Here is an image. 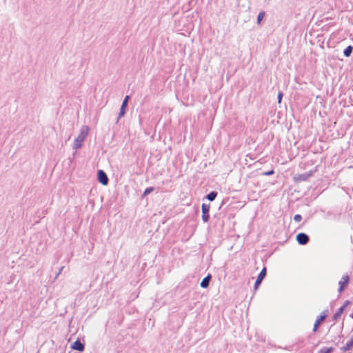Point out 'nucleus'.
I'll list each match as a JSON object with an SVG mask.
<instances>
[{
	"label": "nucleus",
	"instance_id": "nucleus-1",
	"mask_svg": "<svg viewBox=\"0 0 353 353\" xmlns=\"http://www.w3.org/2000/svg\"><path fill=\"white\" fill-rule=\"evenodd\" d=\"M89 128L87 125H83L81 128L80 133L79 134L78 137L75 139L73 148L74 149H79L81 148L82 143L85 141L86 139V137L88 134Z\"/></svg>",
	"mask_w": 353,
	"mask_h": 353
},
{
	"label": "nucleus",
	"instance_id": "nucleus-2",
	"mask_svg": "<svg viewBox=\"0 0 353 353\" xmlns=\"http://www.w3.org/2000/svg\"><path fill=\"white\" fill-rule=\"evenodd\" d=\"M327 314H328V310H325L319 316H317V318L315 321L314 325V327H313L314 332L317 331L321 323L325 320V319L327 316Z\"/></svg>",
	"mask_w": 353,
	"mask_h": 353
},
{
	"label": "nucleus",
	"instance_id": "nucleus-3",
	"mask_svg": "<svg viewBox=\"0 0 353 353\" xmlns=\"http://www.w3.org/2000/svg\"><path fill=\"white\" fill-rule=\"evenodd\" d=\"M130 100V96L129 95H126L122 102V104H121V108H120V111H119V116H118V118H117V123H118L119 120L125 115V112H126V108L128 107V101Z\"/></svg>",
	"mask_w": 353,
	"mask_h": 353
},
{
	"label": "nucleus",
	"instance_id": "nucleus-4",
	"mask_svg": "<svg viewBox=\"0 0 353 353\" xmlns=\"http://www.w3.org/2000/svg\"><path fill=\"white\" fill-rule=\"evenodd\" d=\"M210 204L203 203L201 205V210H202V220L204 223H207L210 220Z\"/></svg>",
	"mask_w": 353,
	"mask_h": 353
},
{
	"label": "nucleus",
	"instance_id": "nucleus-5",
	"mask_svg": "<svg viewBox=\"0 0 353 353\" xmlns=\"http://www.w3.org/2000/svg\"><path fill=\"white\" fill-rule=\"evenodd\" d=\"M97 180L103 185H107L109 182V179L106 173L103 170H99L97 171Z\"/></svg>",
	"mask_w": 353,
	"mask_h": 353
},
{
	"label": "nucleus",
	"instance_id": "nucleus-6",
	"mask_svg": "<svg viewBox=\"0 0 353 353\" xmlns=\"http://www.w3.org/2000/svg\"><path fill=\"white\" fill-rule=\"evenodd\" d=\"M266 274H267V270H266V268L264 267L262 269V270L261 271V272L259 274V275H258V276L256 278V281L254 283V290H256L259 288V287L261 285L262 281L265 277Z\"/></svg>",
	"mask_w": 353,
	"mask_h": 353
},
{
	"label": "nucleus",
	"instance_id": "nucleus-7",
	"mask_svg": "<svg viewBox=\"0 0 353 353\" xmlns=\"http://www.w3.org/2000/svg\"><path fill=\"white\" fill-rule=\"evenodd\" d=\"M296 239L299 245H305L309 242L310 237L307 234L300 232L296 235Z\"/></svg>",
	"mask_w": 353,
	"mask_h": 353
},
{
	"label": "nucleus",
	"instance_id": "nucleus-8",
	"mask_svg": "<svg viewBox=\"0 0 353 353\" xmlns=\"http://www.w3.org/2000/svg\"><path fill=\"white\" fill-rule=\"evenodd\" d=\"M350 281V276L348 274L343 275L341 281L339 282V288L338 292L341 293L347 286Z\"/></svg>",
	"mask_w": 353,
	"mask_h": 353
},
{
	"label": "nucleus",
	"instance_id": "nucleus-9",
	"mask_svg": "<svg viewBox=\"0 0 353 353\" xmlns=\"http://www.w3.org/2000/svg\"><path fill=\"white\" fill-rule=\"evenodd\" d=\"M314 171L310 170V171L305 172L303 174H299L297 176L294 177V180L296 182L305 181L310 176H312L314 174Z\"/></svg>",
	"mask_w": 353,
	"mask_h": 353
},
{
	"label": "nucleus",
	"instance_id": "nucleus-10",
	"mask_svg": "<svg viewBox=\"0 0 353 353\" xmlns=\"http://www.w3.org/2000/svg\"><path fill=\"white\" fill-rule=\"evenodd\" d=\"M71 349L82 352L85 349V344L81 341L79 339H77L70 346Z\"/></svg>",
	"mask_w": 353,
	"mask_h": 353
},
{
	"label": "nucleus",
	"instance_id": "nucleus-11",
	"mask_svg": "<svg viewBox=\"0 0 353 353\" xmlns=\"http://www.w3.org/2000/svg\"><path fill=\"white\" fill-rule=\"evenodd\" d=\"M211 279H212V276L209 274H208L205 277H204L203 279V280L201 281V283H200V286L202 288H208L209 285H210V282L211 281Z\"/></svg>",
	"mask_w": 353,
	"mask_h": 353
},
{
	"label": "nucleus",
	"instance_id": "nucleus-12",
	"mask_svg": "<svg viewBox=\"0 0 353 353\" xmlns=\"http://www.w3.org/2000/svg\"><path fill=\"white\" fill-rule=\"evenodd\" d=\"M353 347V336H352V338L350 339V341H348L345 345L343 346L342 347H341V350L343 351V352H346V351H348L350 350L352 347Z\"/></svg>",
	"mask_w": 353,
	"mask_h": 353
},
{
	"label": "nucleus",
	"instance_id": "nucleus-13",
	"mask_svg": "<svg viewBox=\"0 0 353 353\" xmlns=\"http://www.w3.org/2000/svg\"><path fill=\"white\" fill-rule=\"evenodd\" d=\"M344 311H345L344 307H339L336 310V312L334 314V315L332 316L333 320H334V321L338 320L341 317V314L343 313Z\"/></svg>",
	"mask_w": 353,
	"mask_h": 353
},
{
	"label": "nucleus",
	"instance_id": "nucleus-14",
	"mask_svg": "<svg viewBox=\"0 0 353 353\" xmlns=\"http://www.w3.org/2000/svg\"><path fill=\"white\" fill-rule=\"evenodd\" d=\"M217 195H218L217 192L212 191L208 194H207L205 198L207 199L210 201H213L215 200Z\"/></svg>",
	"mask_w": 353,
	"mask_h": 353
},
{
	"label": "nucleus",
	"instance_id": "nucleus-15",
	"mask_svg": "<svg viewBox=\"0 0 353 353\" xmlns=\"http://www.w3.org/2000/svg\"><path fill=\"white\" fill-rule=\"evenodd\" d=\"M353 51V47L352 46H348L343 50V54L345 57H349L351 56Z\"/></svg>",
	"mask_w": 353,
	"mask_h": 353
},
{
	"label": "nucleus",
	"instance_id": "nucleus-16",
	"mask_svg": "<svg viewBox=\"0 0 353 353\" xmlns=\"http://www.w3.org/2000/svg\"><path fill=\"white\" fill-rule=\"evenodd\" d=\"M334 351V348L330 347H322L317 353H332Z\"/></svg>",
	"mask_w": 353,
	"mask_h": 353
},
{
	"label": "nucleus",
	"instance_id": "nucleus-17",
	"mask_svg": "<svg viewBox=\"0 0 353 353\" xmlns=\"http://www.w3.org/2000/svg\"><path fill=\"white\" fill-rule=\"evenodd\" d=\"M154 190V187H149V188H147L145 191L143 192V194L142 195V197H144L146 195L150 194L151 192H152Z\"/></svg>",
	"mask_w": 353,
	"mask_h": 353
},
{
	"label": "nucleus",
	"instance_id": "nucleus-18",
	"mask_svg": "<svg viewBox=\"0 0 353 353\" xmlns=\"http://www.w3.org/2000/svg\"><path fill=\"white\" fill-rule=\"evenodd\" d=\"M265 16V12L262 11L260 12L257 16V23H260L261 21L263 19V18Z\"/></svg>",
	"mask_w": 353,
	"mask_h": 353
},
{
	"label": "nucleus",
	"instance_id": "nucleus-19",
	"mask_svg": "<svg viewBox=\"0 0 353 353\" xmlns=\"http://www.w3.org/2000/svg\"><path fill=\"white\" fill-rule=\"evenodd\" d=\"M294 220L296 222H300L302 220V216L301 214H295L294 216Z\"/></svg>",
	"mask_w": 353,
	"mask_h": 353
},
{
	"label": "nucleus",
	"instance_id": "nucleus-20",
	"mask_svg": "<svg viewBox=\"0 0 353 353\" xmlns=\"http://www.w3.org/2000/svg\"><path fill=\"white\" fill-rule=\"evenodd\" d=\"M283 94L282 92H279L277 96L278 103H281Z\"/></svg>",
	"mask_w": 353,
	"mask_h": 353
},
{
	"label": "nucleus",
	"instance_id": "nucleus-21",
	"mask_svg": "<svg viewBox=\"0 0 353 353\" xmlns=\"http://www.w3.org/2000/svg\"><path fill=\"white\" fill-rule=\"evenodd\" d=\"M274 173V170H271L270 171L263 172L262 174L264 176H270V175H272Z\"/></svg>",
	"mask_w": 353,
	"mask_h": 353
},
{
	"label": "nucleus",
	"instance_id": "nucleus-22",
	"mask_svg": "<svg viewBox=\"0 0 353 353\" xmlns=\"http://www.w3.org/2000/svg\"><path fill=\"white\" fill-rule=\"evenodd\" d=\"M350 303V301L349 300H347L345 301L344 304L341 306L342 307H344V310H345L346 307Z\"/></svg>",
	"mask_w": 353,
	"mask_h": 353
},
{
	"label": "nucleus",
	"instance_id": "nucleus-23",
	"mask_svg": "<svg viewBox=\"0 0 353 353\" xmlns=\"http://www.w3.org/2000/svg\"><path fill=\"white\" fill-rule=\"evenodd\" d=\"M64 267L62 266L59 268V270L58 272V273L56 274V276L55 278L57 279L58 277V276L61 274V272H62V270H63Z\"/></svg>",
	"mask_w": 353,
	"mask_h": 353
},
{
	"label": "nucleus",
	"instance_id": "nucleus-24",
	"mask_svg": "<svg viewBox=\"0 0 353 353\" xmlns=\"http://www.w3.org/2000/svg\"><path fill=\"white\" fill-rule=\"evenodd\" d=\"M350 317L353 319V314L350 315Z\"/></svg>",
	"mask_w": 353,
	"mask_h": 353
}]
</instances>
